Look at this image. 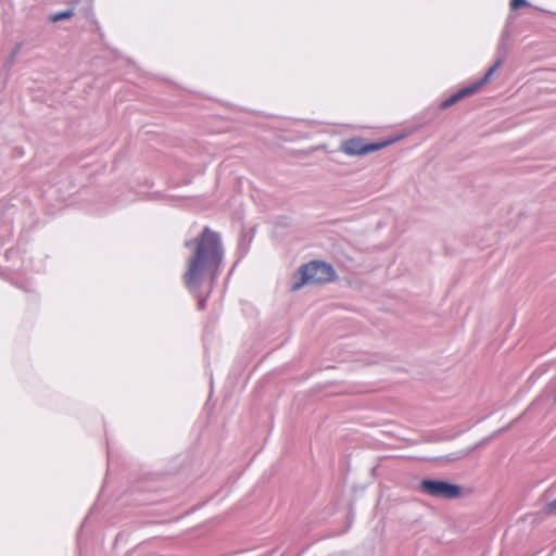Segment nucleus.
Masks as SVG:
<instances>
[{
	"mask_svg": "<svg viewBox=\"0 0 556 556\" xmlns=\"http://www.w3.org/2000/svg\"><path fill=\"white\" fill-rule=\"evenodd\" d=\"M388 142L365 143L359 138L348 139L342 142L340 151L351 156H361L384 148Z\"/></svg>",
	"mask_w": 556,
	"mask_h": 556,
	"instance_id": "nucleus-4",
	"label": "nucleus"
},
{
	"mask_svg": "<svg viewBox=\"0 0 556 556\" xmlns=\"http://www.w3.org/2000/svg\"><path fill=\"white\" fill-rule=\"evenodd\" d=\"M473 447L471 448H468L466 451H459L448 457H446V462H453V460H456V459H460V458H464L466 457L467 455H469L471 452H472Z\"/></svg>",
	"mask_w": 556,
	"mask_h": 556,
	"instance_id": "nucleus-7",
	"label": "nucleus"
},
{
	"mask_svg": "<svg viewBox=\"0 0 556 556\" xmlns=\"http://www.w3.org/2000/svg\"><path fill=\"white\" fill-rule=\"evenodd\" d=\"M336 273L333 268L318 261L309 262L302 265L293 275L292 291L300 290L305 285H318L332 281Z\"/></svg>",
	"mask_w": 556,
	"mask_h": 556,
	"instance_id": "nucleus-2",
	"label": "nucleus"
},
{
	"mask_svg": "<svg viewBox=\"0 0 556 556\" xmlns=\"http://www.w3.org/2000/svg\"><path fill=\"white\" fill-rule=\"evenodd\" d=\"M494 72H495V70L493 67H491L485 73L484 77L481 80H479L478 83H476L469 87L460 89L458 92H456L451 98L445 100L442 103V108H444V109L448 108V106L453 105L454 103H456L457 101H459L460 99L475 93L483 84H485L491 78V76L493 75Z\"/></svg>",
	"mask_w": 556,
	"mask_h": 556,
	"instance_id": "nucleus-5",
	"label": "nucleus"
},
{
	"mask_svg": "<svg viewBox=\"0 0 556 556\" xmlns=\"http://www.w3.org/2000/svg\"><path fill=\"white\" fill-rule=\"evenodd\" d=\"M526 5H528L527 0H511V2H510V7L514 10H517V9H519L521 7H526Z\"/></svg>",
	"mask_w": 556,
	"mask_h": 556,
	"instance_id": "nucleus-8",
	"label": "nucleus"
},
{
	"mask_svg": "<svg viewBox=\"0 0 556 556\" xmlns=\"http://www.w3.org/2000/svg\"><path fill=\"white\" fill-rule=\"evenodd\" d=\"M73 15H74L73 10H66L64 12H60V13H56V14L52 15L51 21L52 22H59V21H62V20L70 18Z\"/></svg>",
	"mask_w": 556,
	"mask_h": 556,
	"instance_id": "nucleus-6",
	"label": "nucleus"
},
{
	"mask_svg": "<svg viewBox=\"0 0 556 556\" xmlns=\"http://www.w3.org/2000/svg\"><path fill=\"white\" fill-rule=\"evenodd\" d=\"M199 306H200V308H203V307H204V301H203V300H201V301L199 302Z\"/></svg>",
	"mask_w": 556,
	"mask_h": 556,
	"instance_id": "nucleus-12",
	"label": "nucleus"
},
{
	"mask_svg": "<svg viewBox=\"0 0 556 556\" xmlns=\"http://www.w3.org/2000/svg\"><path fill=\"white\" fill-rule=\"evenodd\" d=\"M189 245L193 249L186 261L182 282L187 289L194 292L206 279L216 276L222 263L223 250L218 235L207 227L192 242H186V247Z\"/></svg>",
	"mask_w": 556,
	"mask_h": 556,
	"instance_id": "nucleus-1",
	"label": "nucleus"
},
{
	"mask_svg": "<svg viewBox=\"0 0 556 556\" xmlns=\"http://www.w3.org/2000/svg\"><path fill=\"white\" fill-rule=\"evenodd\" d=\"M546 510L548 513H552V511L556 510V498L547 504Z\"/></svg>",
	"mask_w": 556,
	"mask_h": 556,
	"instance_id": "nucleus-9",
	"label": "nucleus"
},
{
	"mask_svg": "<svg viewBox=\"0 0 556 556\" xmlns=\"http://www.w3.org/2000/svg\"><path fill=\"white\" fill-rule=\"evenodd\" d=\"M18 49H20V48H18V47H16V48L14 49V51L12 52V56H11V58H12V60H13V59H14V56L18 53Z\"/></svg>",
	"mask_w": 556,
	"mask_h": 556,
	"instance_id": "nucleus-11",
	"label": "nucleus"
},
{
	"mask_svg": "<svg viewBox=\"0 0 556 556\" xmlns=\"http://www.w3.org/2000/svg\"><path fill=\"white\" fill-rule=\"evenodd\" d=\"M503 62H504V60H503V59H498V60L494 63V65H493L492 67L496 71L497 68H500V67L502 66Z\"/></svg>",
	"mask_w": 556,
	"mask_h": 556,
	"instance_id": "nucleus-10",
	"label": "nucleus"
},
{
	"mask_svg": "<svg viewBox=\"0 0 556 556\" xmlns=\"http://www.w3.org/2000/svg\"><path fill=\"white\" fill-rule=\"evenodd\" d=\"M418 490L428 496L441 500H453L462 495L459 485L437 479L421 480Z\"/></svg>",
	"mask_w": 556,
	"mask_h": 556,
	"instance_id": "nucleus-3",
	"label": "nucleus"
}]
</instances>
